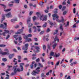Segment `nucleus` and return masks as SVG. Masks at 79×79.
<instances>
[{
    "label": "nucleus",
    "mask_w": 79,
    "mask_h": 79,
    "mask_svg": "<svg viewBox=\"0 0 79 79\" xmlns=\"http://www.w3.org/2000/svg\"><path fill=\"white\" fill-rule=\"evenodd\" d=\"M53 17V19L54 21L56 19V21H57V22H58L59 23H60V22H62V23L64 22V19H63V17H61V18L62 19L61 20H60L59 19H58V18H59V16H58V15L56 14H54L52 15V16Z\"/></svg>",
    "instance_id": "1"
},
{
    "label": "nucleus",
    "mask_w": 79,
    "mask_h": 79,
    "mask_svg": "<svg viewBox=\"0 0 79 79\" xmlns=\"http://www.w3.org/2000/svg\"><path fill=\"white\" fill-rule=\"evenodd\" d=\"M36 15H37V18H39L40 21H42V20L44 21H46L47 19V15L44 16V18L42 19V18L44 17L43 15H41L40 13L39 12H37Z\"/></svg>",
    "instance_id": "2"
},
{
    "label": "nucleus",
    "mask_w": 79,
    "mask_h": 79,
    "mask_svg": "<svg viewBox=\"0 0 79 79\" xmlns=\"http://www.w3.org/2000/svg\"><path fill=\"white\" fill-rule=\"evenodd\" d=\"M28 47H29V44H27L25 45V46L23 47L22 49L24 50H27L28 49Z\"/></svg>",
    "instance_id": "3"
},
{
    "label": "nucleus",
    "mask_w": 79,
    "mask_h": 79,
    "mask_svg": "<svg viewBox=\"0 0 79 79\" xmlns=\"http://www.w3.org/2000/svg\"><path fill=\"white\" fill-rule=\"evenodd\" d=\"M17 67H18V65H16L14 67L13 69H14L15 72L16 71H17V72H21V70H20L19 68H18L16 69Z\"/></svg>",
    "instance_id": "4"
},
{
    "label": "nucleus",
    "mask_w": 79,
    "mask_h": 79,
    "mask_svg": "<svg viewBox=\"0 0 79 79\" xmlns=\"http://www.w3.org/2000/svg\"><path fill=\"white\" fill-rule=\"evenodd\" d=\"M40 69V68L39 67L37 68L36 69V70H34L33 72L36 74H39V73H40V70L39 69Z\"/></svg>",
    "instance_id": "5"
},
{
    "label": "nucleus",
    "mask_w": 79,
    "mask_h": 79,
    "mask_svg": "<svg viewBox=\"0 0 79 79\" xmlns=\"http://www.w3.org/2000/svg\"><path fill=\"white\" fill-rule=\"evenodd\" d=\"M6 16L7 18H11L13 16V15H11V13L9 12L6 14Z\"/></svg>",
    "instance_id": "6"
},
{
    "label": "nucleus",
    "mask_w": 79,
    "mask_h": 79,
    "mask_svg": "<svg viewBox=\"0 0 79 79\" xmlns=\"http://www.w3.org/2000/svg\"><path fill=\"white\" fill-rule=\"evenodd\" d=\"M24 27H23L21 30H19V32H16V34H21L23 32V29H24Z\"/></svg>",
    "instance_id": "7"
},
{
    "label": "nucleus",
    "mask_w": 79,
    "mask_h": 79,
    "mask_svg": "<svg viewBox=\"0 0 79 79\" xmlns=\"http://www.w3.org/2000/svg\"><path fill=\"white\" fill-rule=\"evenodd\" d=\"M35 48L37 50L36 51V53H39V52H40V47H39L36 46L35 47Z\"/></svg>",
    "instance_id": "8"
},
{
    "label": "nucleus",
    "mask_w": 79,
    "mask_h": 79,
    "mask_svg": "<svg viewBox=\"0 0 79 79\" xmlns=\"http://www.w3.org/2000/svg\"><path fill=\"white\" fill-rule=\"evenodd\" d=\"M4 32H3L2 33V35H3V36H5L6 34L7 33L8 34L9 33V31L8 30H4Z\"/></svg>",
    "instance_id": "9"
},
{
    "label": "nucleus",
    "mask_w": 79,
    "mask_h": 79,
    "mask_svg": "<svg viewBox=\"0 0 79 79\" xmlns=\"http://www.w3.org/2000/svg\"><path fill=\"white\" fill-rule=\"evenodd\" d=\"M20 68L21 69V71H23L24 69L23 68V66L24 65V63H22L20 64Z\"/></svg>",
    "instance_id": "10"
},
{
    "label": "nucleus",
    "mask_w": 79,
    "mask_h": 79,
    "mask_svg": "<svg viewBox=\"0 0 79 79\" xmlns=\"http://www.w3.org/2000/svg\"><path fill=\"white\" fill-rule=\"evenodd\" d=\"M56 40L58 42H59V39H58V36H56L55 37V38L54 39V42H53V43L54 44L55 43L56 41Z\"/></svg>",
    "instance_id": "11"
},
{
    "label": "nucleus",
    "mask_w": 79,
    "mask_h": 79,
    "mask_svg": "<svg viewBox=\"0 0 79 79\" xmlns=\"http://www.w3.org/2000/svg\"><path fill=\"white\" fill-rule=\"evenodd\" d=\"M10 54V53L9 52H2L1 54L2 55H8Z\"/></svg>",
    "instance_id": "12"
},
{
    "label": "nucleus",
    "mask_w": 79,
    "mask_h": 79,
    "mask_svg": "<svg viewBox=\"0 0 79 79\" xmlns=\"http://www.w3.org/2000/svg\"><path fill=\"white\" fill-rule=\"evenodd\" d=\"M60 29L61 31H62V32H63V25L62 24H60Z\"/></svg>",
    "instance_id": "13"
},
{
    "label": "nucleus",
    "mask_w": 79,
    "mask_h": 79,
    "mask_svg": "<svg viewBox=\"0 0 79 79\" xmlns=\"http://www.w3.org/2000/svg\"><path fill=\"white\" fill-rule=\"evenodd\" d=\"M60 56V54L59 53L57 54H56V53H55L54 55L55 57L56 58H58V57H59Z\"/></svg>",
    "instance_id": "14"
},
{
    "label": "nucleus",
    "mask_w": 79,
    "mask_h": 79,
    "mask_svg": "<svg viewBox=\"0 0 79 79\" xmlns=\"http://www.w3.org/2000/svg\"><path fill=\"white\" fill-rule=\"evenodd\" d=\"M31 23V17H29L27 19V24H29Z\"/></svg>",
    "instance_id": "15"
},
{
    "label": "nucleus",
    "mask_w": 79,
    "mask_h": 79,
    "mask_svg": "<svg viewBox=\"0 0 79 79\" xmlns=\"http://www.w3.org/2000/svg\"><path fill=\"white\" fill-rule=\"evenodd\" d=\"M18 38L19 40V43H21V42H22V41H21L22 40V37H21V36H19Z\"/></svg>",
    "instance_id": "16"
},
{
    "label": "nucleus",
    "mask_w": 79,
    "mask_h": 79,
    "mask_svg": "<svg viewBox=\"0 0 79 79\" xmlns=\"http://www.w3.org/2000/svg\"><path fill=\"white\" fill-rule=\"evenodd\" d=\"M18 62H21V57L20 56H18Z\"/></svg>",
    "instance_id": "17"
},
{
    "label": "nucleus",
    "mask_w": 79,
    "mask_h": 79,
    "mask_svg": "<svg viewBox=\"0 0 79 79\" xmlns=\"http://www.w3.org/2000/svg\"><path fill=\"white\" fill-rule=\"evenodd\" d=\"M57 45H58V44L57 43H55L53 45L52 47L53 48V49L55 48V47H56V46Z\"/></svg>",
    "instance_id": "18"
},
{
    "label": "nucleus",
    "mask_w": 79,
    "mask_h": 79,
    "mask_svg": "<svg viewBox=\"0 0 79 79\" xmlns=\"http://www.w3.org/2000/svg\"><path fill=\"white\" fill-rule=\"evenodd\" d=\"M0 27L2 28V29H5V26L3 24H1L0 25Z\"/></svg>",
    "instance_id": "19"
},
{
    "label": "nucleus",
    "mask_w": 79,
    "mask_h": 79,
    "mask_svg": "<svg viewBox=\"0 0 79 79\" xmlns=\"http://www.w3.org/2000/svg\"><path fill=\"white\" fill-rule=\"evenodd\" d=\"M60 61H58L56 63V64H55V68H56V66H58V65H59V64H60Z\"/></svg>",
    "instance_id": "20"
},
{
    "label": "nucleus",
    "mask_w": 79,
    "mask_h": 79,
    "mask_svg": "<svg viewBox=\"0 0 79 79\" xmlns=\"http://www.w3.org/2000/svg\"><path fill=\"white\" fill-rule=\"evenodd\" d=\"M11 9H6H6L4 10V11L5 12H8V11H11Z\"/></svg>",
    "instance_id": "21"
},
{
    "label": "nucleus",
    "mask_w": 79,
    "mask_h": 79,
    "mask_svg": "<svg viewBox=\"0 0 79 79\" xmlns=\"http://www.w3.org/2000/svg\"><path fill=\"white\" fill-rule=\"evenodd\" d=\"M14 55L13 54H11L9 56V59H11L13 57Z\"/></svg>",
    "instance_id": "22"
},
{
    "label": "nucleus",
    "mask_w": 79,
    "mask_h": 79,
    "mask_svg": "<svg viewBox=\"0 0 79 79\" xmlns=\"http://www.w3.org/2000/svg\"><path fill=\"white\" fill-rule=\"evenodd\" d=\"M33 28L34 29V32H37V28L35 26L33 27Z\"/></svg>",
    "instance_id": "23"
},
{
    "label": "nucleus",
    "mask_w": 79,
    "mask_h": 79,
    "mask_svg": "<svg viewBox=\"0 0 79 79\" xmlns=\"http://www.w3.org/2000/svg\"><path fill=\"white\" fill-rule=\"evenodd\" d=\"M11 22L12 23H15V21H17V19H11L10 20Z\"/></svg>",
    "instance_id": "24"
},
{
    "label": "nucleus",
    "mask_w": 79,
    "mask_h": 79,
    "mask_svg": "<svg viewBox=\"0 0 79 79\" xmlns=\"http://www.w3.org/2000/svg\"><path fill=\"white\" fill-rule=\"evenodd\" d=\"M14 73H11V76H12V75H15V74H16V72H18V71H16V72H15L14 70Z\"/></svg>",
    "instance_id": "25"
},
{
    "label": "nucleus",
    "mask_w": 79,
    "mask_h": 79,
    "mask_svg": "<svg viewBox=\"0 0 79 79\" xmlns=\"http://www.w3.org/2000/svg\"><path fill=\"white\" fill-rule=\"evenodd\" d=\"M20 0H15V3H19Z\"/></svg>",
    "instance_id": "26"
},
{
    "label": "nucleus",
    "mask_w": 79,
    "mask_h": 79,
    "mask_svg": "<svg viewBox=\"0 0 79 79\" xmlns=\"http://www.w3.org/2000/svg\"><path fill=\"white\" fill-rule=\"evenodd\" d=\"M66 13H67V11H64L63 12V15H66Z\"/></svg>",
    "instance_id": "27"
},
{
    "label": "nucleus",
    "mask_w": 79,
    "mask_h": 79,
    "mask_svg": "<svg viewBox=\"0 0 79 79\" xmlns=\"http://www.w3.org/2000/svg\"><path fill=\"white\" fill-rule=\"evenodd\" d=\"M24 39L26 40H27L28 38V36L27 35H24L23 37Z\"/></svg>",
    "instance_id": "28"
},
{
    "label": "nucleus",
    "mask_w": 79,
    "mask_h": 79,
    "mask_svg": "<svg viewBox=\"0 0 79 79\" xmlns=\"http://www.w3.org/2000/svg\"><path fill=\"white\" fill-rule=\"evenodd\" d=\"M14 60H13V61L15 63V64H17V61H15V60H17L16 59L14 58Z\"/></svg>",
    "instance_id": "29"
},
{
    "label": "nucleus",
    "mask_w": 79,
    "mask_h": 79,
    "mask_svg": "<svg viewBox=\"0 0 79 79\" xmlns=\"http://www.w3.org/2000/svg\"><path fill=\"white\" fill-rule=\"evenodd\" d=\"M36 18H37V17L35 16H34L32 17L33 19V21H34L35 20V19H36Z\"/></svg>",
    "instance_id": "30"
},
{
    "label": "nucleus",
    "mask_w": 79,
    "mask_h": 79,
    "mask_svg": "<svg viewBox=\"0 0 79 79\" xmlns=\"http://www.w3.org/2000/svg\"><path fill=\"white\" fill-rule=\"evenodd\" d=\"M17 37H18V35H14V38H15L16 40H18V38H17Z\"/></svg>",
    "instance_id": "31"
},
{
    "label": "nucleus",
    "mask_w": 79,
    "mask_h": 79,
    "mask_svg": "<svg viewBox=\"0 0 79 79\" xmlns=\"http://www.w3.org/2000/svg\"><path fill=\"white\" fill-rule=\"evenodd\" d=\"M41 77H46V76L44 75V74L43 73H42L41 74Z\"/></svg>",
    "instance_id": "32"
},
{
    "label": "nucleus",
    "mask_w": 79,
    "mask_h": 79,
    "mask_svg": "<svg viewBox=\"0 0 79 79\" xmlns=\"http://www.w3.org/2000/svg\"><path fill=\"white\" fill-rule=\"evenodd\" d=\"M40 67L41 68H43V65L42 64L40 63H38Z\"/></svg>",
    "instance_id": "33"
},
{
    "label": "nucleus",
    "mask_w": 79,
    "mask_h": 79,
    "mask_svg": "<svg viewBox=\"0 0 79 79\" xmlns=\"http://www.w3.org/2000/svg\"><path fill=\"white\" fill-rule=\"evenodd\" d=\"M50 55L51 56H53V55H54V52H51L50 53Z\"/></svg>",
    "instance_id": "34"
},
{
    "label": "nucleus",
    "mask_w": 79,
    "mask_h": 79,
    "mask_svg": "<svg viewBox=\"0 0 79 79\" xmlns=\"http://www.w3.org/2000/svg\"><path fill=\"white\" fill-rule=\"evenodd\" d=\"M2 60L3 61L5 62V61H6L7 60H6V59L5 58H4L2 59Z\"/></svg>",
    "instance_id": "35"
},
{
    "label": "nucleus",
    "mask_w": 79,
    "mask_h": 79,
    "mask_svg": "<svg viewBox=\"0 0 79 79\" xmlns=\"http://www.w3.org/2000/svg\"><path fill=\"white\" fill-rule=\"evenodd\" d=\"M6 46V45L4 44H1L0 45V47H4Z\"/></svg>",
    "instance_id": "36"
},
{
    "label": "nucleus",
    "mask_w": 79,
    "mask_h": 79,
    "mask_svg": "<svg viewBox=\"0 0 79 79\" xmlns=\"http://www.w3.org/2000/svg\"><path fill=\"white\" fill-rule=\"evenodd\" d=\"M58 30H56L55 31V32L54 33H53V35H55V34H57V33H58Z\"/></svg>",
    "instance_id": "37"
},
{
    "label": "nucleus",
    "mask_w": 79,
    "mask_h": 79,
    "mask_svg": "<svg viewBox=\"0 0 79 79\" xmlns=\"http://www.w3.org/2000/svg\"><path fill=\"white\" fill-rule=\"evenodd\" d=\"M48 49L49 50H51V48H50V45H48Z\"/></svg>",
    "instance_id": "38"
},
{
    "label": "nucleus",
    "mask_w": 79,
    "mask_h": 79,
    "mask_svg": "<svg viewBox=\"0 0 79 79\" xmlns=\"http://www.w3.org/2000/svg\"><path fill=\"white\" fill-rule=\"evenodd\" d=\"M69 22H67V24L65 25V27H67V26H69Z\"/></svg>",
    "instance_id": "39"
},
{
    "label": "nucleus",
    "mask_w": 79,
    "mask_h": 79,
    "mask_svg": "<svg viewBox=\"0 0 79 79\" xmlns=\"http://www.w3.org/2000/svg\"><path fill=\"white\" fill-rule=\"evenodd\" d=\"M44 33V31H41L40 33V35H42Z\"/></svg>",
    "instance_id": "40"
},
{
    "label": "nucleus",
    "mask_w": 79,
    "mask_h": 79,
    "mask_svg": "<svg viewBox=\"0 0 79 79\" xmlns=\"http://www.w3.org/2000/svg\"><path fill=\"white\" fill-rule=\"evenodd\" d=\"M33 72H32L31 73V74H32V75H33L34 76H36V73H35L34 72V71H33Z\"/></svg>",
    "instance_id": "41"
},
{
    "label": "nucleus",
    "mask_w": 79,
    "mask_h": 79,
    "mask_svg": "<svg viewBox=\"0 0 79 79\" xmlns=\"http://www.w3.org/2000/svg\"><path fill=\"white\" fill-rule=\"evenodd\" d=\"M73 13L75 14L76 13V8H74L73 9Z\"/></svg>",
    "instance_id": "42"
},
{
    "label": "nucleus",
    "mask_w": 79,
    "mask_h": 79,
    "mask_svg": "<svg viewBox=\"0 0 79 79\" xmlns=\"http://www.w3.org/2000/svg\"><path fill=\"white\" fill-rule=\"evenodd\" d=\"M43 48L44 50H45V49H46V47H45V45H44Z\"/></svg>",
    "instance_id": "43"
},
{
    "label": "nucleus",
    "mask_w": 79,
    "mask_h": 79,
    "mask_svg": "<svg viewBox=\"0 0 79 79\" xmlns=\"http://www.w3.org/2000/svg\"><path fill=\"white\" fill-rule=\"evenodd\" d=\"M65 8H66V6H64L62 9V11H64L65 9Z\"/></svg>",
    "instance_id": "44"
},
{
    "label": "nucleus",
    "mask_w": 79,
    "mask_h": 79,
    "mask_svg": "<svg viewBox=\"0 0 79 79\" xmlns=\"http://www.w3.org/2000/svg\"><path fill=\"white\" fill-rule=\"evenodd\" d=\"M8 5L9 6H10V7H11V6H13V4H8Z\"/></svg>",
    "instance_id": "45"
},
{
    "label": "nucleus",
    "mask_w": 79,
    "mask_h": 79,
    "mask_svg": "<svg viewBox=\"0 0 79 79\" xmlns=\"http://www.w3.org/2000/svg\"><path fill=\"white\" fill-rule=\"evenodd\" d=\"M28 42H31L32 41V40L31 38H29L27 40Z\"/></svg>",
    "instance_id": "46"
},
{
    "label": "nucleus",
    "mask_w": 79,
    "mask_h": 79,
    "mask_svg": "<svg viewBox=\"0 0 79 79\" xmlns=\"http://www.w3.org/2000/svg\"><path fill=\"white\" fill-rule=\"evenodd\" d=\"M39 23H34V25L35 26H37V25H39Z\"/></svg>",
    "instance_id": "47"
},
{
    "label": "nucleus",
    "mask_w": 79,
    "mask_h": 79,
    "mask_svg": "<svg viewBox=\"0 0 79 79\" xmlns=\"http://www.w3.org/2000/svg\"><path fill=\"white\" fill-rule=\"evenodd\" d=\"M33 12H34L32 11H30L29 13L30 16H31V15L33 13Z\"/></svg>",
    "instance_id": "48"
},
{
    "label": "nucleus",
    "mask_w": 79,
    "mask_h": 79,
    "mask_svg": "<svg viewBox=\"0 0 79 79\" xmlns=\"http://www.w3.org/2000/svg\"><path fill=\"white\" fill-rule=\"evenodd\" d=\"M10 37V35H8L7 36V37L6 38V39H9Z\"/></svg>",
    "instance_id": "49"
},
{
    "label": "nucleus",
    "mask_w": 79,
    "mask_h": 79,
    "mask_svg": "<svg viewBox=\"0 0 79 79\" xmlns=\"http://www.w3.org/2000/svg\"><path fill=\"white\" fill-rule=\"evenodd\" d=\"M41 60H42V62H45V59H44L42 58H41Z\"/></svg>",
    "instance_id": "50"
},
{
    "label": "nucleus",
    "mask_w": 79,
    "mask_h": 79,
    "mask_svg": "<svg viewBox=\"0 0 79 79\" xmlns=\"http://www.w3.org/2000/svg\"><path fill=\"white\" fill-rule=\"evenodd\" d=\"M24 7L25 8V9H26L27 8V6L26 5H25L24 6Z\"/></svg>",
    "instance_id": "51"
},
{
    "label": "nucleus",
    "mask_w": 79,
    "mask_h": 79,
    "mask_svg": "<svg viewBox=\"0 0 79 79\" xmlns=\"http://www.w3.org/2000/svg\"><path fill=\"white\" fill-rule=\"evenodd\" d=\"M59 9L61 10V8H62V6L61 5H60L59 6Z\"/></svg>",
    "instance_id": "52"
},
{
    "label": "nucleus",
    "mask_w": 79,
    "mask_h": 79,
    "mask_svg": "<svg viewBox=\"0 0 79 79\" xmlns=\"http://www.w3.org/2000/svg\"><path fill=\"white\" fill-rule=\"evenodd\" d=\"M29 33H31L32 32L31 31V28H29Z\"/></svg>",
    "instance_id": "53"
},
{
    "label": "nucleus",
    "mask_w": 79,
    "mask_h": 79,
    "mask_svg": "<svg viewBox=\"0 0 79 79\" xmlns=\"http://www.w3.org/2000/svg\"><path fill=\"white\" fill-rule=\"evenodd\" d=\"M44 3V2H41V3H40V5H41V6L43 5Z\"/></svg>",
    "instance_id": "54"
},
{
    "label": "nucleus",
    "mask_w": 79,
    "mask_h": 79,
    "mask_svg": "<svg viewBox=\"0 0 79 79\" xmlns=\"http://www.w3.org/2000/svg\"><path fill=\"white\" fill-rule=\"evenodd\" d=\"M32 24L31 23L29 24V26H28V27H31V26H32Z\"/></svg>",
    "instance_id": "55"
},
{
    "label": "nucleus",
    "mask_w": 79,
    "mask_h": 79,
    "mask_svg": "<svg viewBox=\"0 0 79 79\" xmlns=\"http://www.w3.org/2000/svg\"><path fill=\"white\" fill-rule=\"evenodd\" d=\"M4 24L5 25V28L7 26V23H4Z\"/></svg>",
    "instance_id": "56"
},
{
    "label": "nucleus",
    "mask_w": 79,
    "mask_h": 79,
    "mask_svg": "<svg viewBox=\"0 0 79 79\" xmlns=\"http://www.w3.org/2000/svg\"><path fill=\"white\" fill-rule=\"evenodd\" d=\"M64 59H63V60H62L60 62V64L63 63V61H64Z\"/></svg>",
    "instance_id": "57"
},
{
    "label": "nucleus",
    "mask_w": 79,
    "mask_h": 79,
    "mask_svg": "<svg viewBox=\"0 0 79 79\" xmlns=\"http://www.w3.org/2000/svg\"><path fill=\"white\" fill-rule=\"evenodd\" d=\"M47 26L46 25H45V24H44L43 26H42V27L44 28V27H46Z\"/></svg>",
    "instance_id": "58"
},
{
    "label": "nucleus",
    "mask_w": 79,
    "mask_h": 79,
    "mask_svg": "<svg viewBox=\"0 0 79 79\" xmlns=\"http://www.w3.org/2000/svg\"><path fill=\"white\" fill-rule=\"evenodd\" d=\"M50 25H51V26H52V25H53V23H52V22H51L50 23Z\"/></svg>",
    "instance_id": "59"
},
{
    "label": "nucleus",
    "mask_w": 79,
    "mask_h": 79,
    "mask_svg": "<svg viewBox=\"0 0 79 79\" xmlns=\"http://www.w3.org/2000/svg\"><path fill=\"white\" fill-rule=\"evenodd\" d=\"M27 36L28 37H32V35L31 34H29L28 35H27Z\"/></svg>",
    "instance_id": "60"
},
{
    "label": "nucleus",
    "mask_w": 79,
    "mask_h": 79,
    "mask_svg": "<svg viewBox=\"0 0 79 79\" xmlns=\"http://www.w3.org/2000/svg\"><path fill=\"white\" fill-rule=\"evenodd\" d=\"M47 31L48 32H50V29L49 28H48L47 30Z\"/></svg>",
    "instance_id": "61"
},
{
    "label": "nucleus",
    "mask_w": 79,
    "mask_h": 79,
    "mask_svg": "<svg viewBox=\"0 0 79 79\" xmlns=\"http://www.w3.org/2000/svg\"><path fill=\"white\" fill-rule=\"evenodd\" d=\"M67 3H68V4H70V3H71L69 1V0H68Z\"/></svg>",
    "instance_id": "62"
},
{
    "label": "nucleus",
    "mask_w": 79,
    "mask_h": 79,
    "mask_svg": "<svg viewBox=\"0 0 79 79\" xmlns=\"http://www.w3.org/2000/svg\"><path fill=\"white\" fill-rule=\"evenodd\" d=\"M62 5H66V2H65V1L63 2L62 3Z\"/></svg>",
    "instance_id": "63"
},
{
    "label": "nucleus",
    "mask_w": 79,
    "mask_h": 79,
    "mask_svg": "<svg viewBox=\"0 0 79 79\" xmlns=\"http://www.w3.org/2000/svg\"><path fill=\"white\" fill-rule=\"evenodd\" d=\"M15 27L16 29H17V28H18V27H19V26L18 25H16Z\"/></svg>",
    "instance_id": "64"
}]
</instances>
